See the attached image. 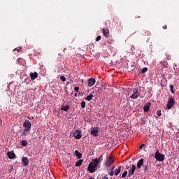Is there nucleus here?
Returning a JSON list of instances; mask_svg holds the SVG:
<instances>
[{"label": "nucleus", "mask_w": 179, "mask_h": 179, "mask_svg": "<svg viewBox=\"0 0 179 179\" xmlns=\"http://www.w3.org/2000/svg\"><path fill=\"white\" fill-rule=\"evenodd\" d=\"M82 163H83V159L78 160L75 164L76 167H80V166H82Z\"/></svg>", "instance_id": "obj_17"}, {"label": "nucleus", "mask_w": 179, "mask_h": 179, "mask_svg": "<svg viewBox=\"0 0 179 179\" xmlns=\"http://www.w3.org/2000/svg\"><path fill=\"white\" fill-rule=\"evenodd\" d=\"M74 153H75V155H76L77 159H82V153H80L79 151L76 150V151L74 152Z\"/></svg>", "instance_id": "obj_16"}, {"label": "nucleus", "mask_w": 179, "mask_h": 179, "mask_svg": "<svg viewBox=\"0 0 179 179\" xmlns=\"http://www.w3.org/2000/svg\"><path fill=\"white\" fill-rule=\"evenodd\" d=\"M24 131L22 133V135L24 136H27L29 133L30 132V129H31V123L30 120H26L23 123Z\"/></svg>", "instance_id": "obj_2"}, {"label": "nucleus", "mask_w": 179, "mask_h": 179, "mask_svg": "<svg viewBox=\"0 0 179 179\" xmlns=\"http://www.w3.org/2000/svg\"><path fill=\"white\" fill-rule=\"evenodd\" d=\"M97 167H99L97 158L92 159L88 165L87 170L89 173H94L97 171Z\"/></svg>", "instance_id": "obj_1"}, {"label": "nucleus", "mask_w": 179, "mask_h": 179, "mask_svg": "<svg viewBox=\"0 0 179 179\" xmlns=\"http://www.w3.org/2000/svg\"><path fill=\"white\" fill-rule=\"evenodd\" d=\"M143 162H145V160L143 159H141L137 162V169H141V167H142V166H143Z\"/></svg>", "instance_id": "obj_15"}, {"label": "nucleus", "mask_w": 179, "mask_h": 179, "mask_svg": "<svg viewBox=\"0 0 179 179\" xmlns=\"http://www.w3.org/2000/svg\"><path fill=\"white\" fill-rule=\"evenodd\" d=\"M114 163V158L113 157L110 156L107 158L106 162H105V166L106 167H110L111 164Z\"/></svg>", "instance_id": "obj_6"}, {"label": "nucleus", "mask_w": 179, "mask_h": 179, "mask_svg": "<svg viewBox=\"0 0 179 179\" xmlns=\"http://www.w3.org/2000/svg\"><path fill=\"white\" fill-rule=\"evenodd\" d=\"M21 145H22L23 146H27V141L22 140L21 141Z\"/></svg>", "instance_id": "obj_24"}, {"label": "nucleus", "mask_w": 179, "mask_h": 179, "mask_svg": "<svg viewBox=\"0 0 179 179\" xmlns=\"http://www.w3.org/2000/svg\"><path fill=\"white\" fill-rule=\"evenodd\" d=\"M91 135H92L93 136H98L99 135V127H97L96 129L94 127H92L91 129Z\"/></svg>", "instance_id": "obj_8"}, {"label": "nucleus", "mask_w": 179, "mask_h": 179, "mask_svg": "<svg viewBox=\"0 0 179 179\" xmlns=\"http://www.w3.org/2000/svg\"><path fill=\"white\" fill-rule=\"evenodd\" d=\"M7 156L8 157V159H15L16 157V155H15V152H13V151L8 152Z\"/></svg>", "instance_id": "obj_11"}, {"label": "nucleus", "mask_w": 179, "mask_h": 179, "mask_svg": "<svg viewBox=\"0 0 179 179\" xmlns=\"http://www.w3.org/2000/svg\"><path fill=\"white\" fill-rule=\"evenodd\" d=\"M133 94L130 96V99H132L133 100H136L138 99V96H141V94L138 91V88H134L133 90Z\"/></svg>", "instance_id": "obj_5"}, {"label": "nucleus", "mask_w": 179, "mask_h": 179, "mask_svg": "<svg viewBox=\"0 0 179 179\" xmlns=\"http://www.w3.org/2000/svg\"><path fill=\"white\" fill-rule=\"evenodd\" d=\"M101 40V36L99 35L96 38V41H100Z\"/></svg>", "instance_id": "obj_30"}, {"label": "nucleus", "mask_w": 179, "mask_h": 179, "mask_svg": "<svg viewBox=\"0 0 179 179\" xmlns=\"http://www.w3.org/2000/svg\"><path fill=\"white\" fill-rule=\"evenodd\" d=\"M170 91L171 92L172 94H174V86L173 85H169Z\"/></svg>", "instance_id": "obj_21"}, {"label": "nucleus", "mask_w": 179, "mask_h": 179, "mask_svg": "<svg viewBox=\"0 0 179 179\" xmlns=\"http://www.w3.org/2000/svg\"><path fill=\"white\" fill-rule=\"evenodd\" d=\"M102 31L104 37H106L107 38L110 37V31L108 30V28H103Z\"/></svg>", "instance_id": "obj_9"}, {"label": "nucleus", "mask_w": 179, "mask_h": 179, "mask_svg": "<svg viewBox=\"0 0 179 179\" xmlns=\"http://www.w3.org/2000/svg\"><path fill=\"white\" fill-rule=\"evenodd\" d=\"M165 155L163 154H160L159 150L157 151L155 154V158L157 162H163L164 160Z\"/></svg>", "instance_id": "obj_4"}, {"label": "nucleus", "mask_w": 179, "mask_h": 179, "mask_svg": "<svg viewBox=\"0 0 179 179\" xmlns=\"http://www.w3.org/2000/svg\"><path fill=\"white\" fill-rule=\"evenodd\" d=\"M157 115L159 117L162 116V111L158 110V111L157 112Z\"/></svg>", "instance_id": "obj_33"}, {"label": "nucleus", "mask_w": 179, "mask_h": 179, "mask_svg": "<svg viewBox=\"0 0 179 179\" xmlns=\"http://www.w3.org/2000/svg\"><path fill=\"white\" fill-rule=\"evenodd\" d=\"M121 167L122 166H119L118 169L115 170V176H118L121 173Z\"/></svg>", "instance_id": "obj_18"}, {"label": "nucleus", "mask_w": 179, "mask_h": 179, "mask_svg": "<svg viewBox=\"0 0 179 179\" xmlns=\"http://www.w3.org/2000/svg\"><path fill=\"white\" fill-rule=\"evenodd\" d=\"M129 169V166H127V169Z\"/></svg>", "instance_id": "obj_41"}, {"label": "nucleus", "mask_w": 179, "mask_h": 179, "mask_svg": "<svg viewBox=\"0 0 179 179\" xmlns=\"http://www.w3.org/2000/svg\"><path fill=\"white\" fill-rule=\"evenodd\" d=\"M162 27H163V29H167V25H164Z\"/></svg>", "instance_id": "obj_38"}, {"label": "nucleus", "mask_w": 179, "mask_h": 179, "mask_svg": "<svg viewBox=\"0 0 179 179\" xmlns=\"http://www.w3.org/2000/svg\"><path fill=\"white\" fill-rule=\"evenodd\" d=\"M38 77V74L37 73V72L30 73V78L31 80H34L35 79H37Z\"/></svg>", "instance_id": "obj_13"}, {"label": "nucleus", "mask_w": 179, "mask_h": 179, "mask_svg": "<svg viewBox=\"0 0 179 179\" xmlns=\"http://www.w3.org/2000/svg\"><path fill=\"white\" fill-rule=\"evenodd\" d=\"M85 107H86V102L82 101L81 102V108H85Z\"/></svg>", "instance_id": "obj_27"}, {"label": "nucleus", "mask_w": 179, "mask_h": 179, "mask_svg": "<svg viewBox=\"0 0 179 179\" xmlns=\"http://www.w3.org/2000/svg\"><path fill=\"white\" fill-rule=\"evenodd\" d=\"M75 138L76 139H80V138H82V134H76Z\"/></svg>", "instance_id": "obj_28"}, {"label": "nucleus", "mask_w": 179, "mask_h": 179, "mask_svg": "<svg viewBox=\"0 0 179 179\" xmlns=\"http://www.w3.org/2000/svg\"><path fill=\"white\" fill-rule=\"evenodd\" d=\"M150 32H148V36H150Z\"/></svg>", "instance_id": "obj_39"}, {"label": "nucleus", "mask_w": 179, "mask_h": 179, "mask_svg": "<svg viewBox=\"0 0 179 179\" xmlns=\"http://www.w3.org/2000/svg\"><path fill=\"white\" fill-rule=\"evenodd\" d=\"M89 179H94V178H93V177H90Z\"/></svg>", "instance_id": "obj_40"}, {"label": "nucleus", "mask_w": 179, "mask_h": 179, "mask_svg": "<svg viewBox=\"0 0 179 179\" xmlns=\"http://www.w3.org/2000/svg\"><path fill=\"white\" fill-rule=\"evenodd\" d=\"M75 96H76V94H75Z\"/></svg>", "instance_id": "obj_43"}, {"label": "nucleus", "mask_w": 179, "mask_h": 179, "mask_svg": "<svg viewBox=\"0 0 179 179\" xmlns=\"http://www.w3.org/2000/svg\"><path fill=\"white\" fill-rule=\"evenodd\" d=\"M97 160H98V164L99 163H101V162H103V155H101L99 158L97 159Z\"/></svg>", "instance_id": "obj_25"}, {"label": "nucleus", "mask_w": 179, "mask_h": 179, "mask_svg": "<svg viewBox=\"0 0 179 179\" xmlns=\"http://www.w3.org/2000/svg\"><path fill=\"white\" fill-rule=\"evenodd\" d=\"M143 148H145V144H141L140 146H139V149H143Z\"/></svg>", "instance_id": "obj_35"}, {"label": "nucleus", "mask_w": 179, "mask_h": 179, "mask_svg": "<svg viewBox=\"0 0 179 179\" xmlns=\"http://www.w3.org/2000/svg\"><path fill=\"white\" fill-rule=\"evenodd\" d=\"M75 134H82V131L79 129L76 130Z\"/></svg>", "instance_id": "obj_32"}, {"label": "nucleus", "mask_w": 179, "mask_h": 179, "mask_svg": "<svg viewBox=\"0 0 179 179\" xmlns=\"http://www.w3.org/2000/svg\"><path fill=\"white\" fill-rule=\"evenodd\" d=\"M60 79H61L62 82H65V80H66V78L64 76H62L60 77Z\"/></svg>", "instance_id": "obj_29"}, {"label": "nucleus", "mask_w": 179, "mask_h": 179, "mask_svg": "<svg viewBox=\"0 0 179 179\" xmlns=\"http://www.w3.org/2000/svg\"><path fill=\"white\" fill-rule=\"evenodd\" d=\"M150 106H152V103H150V102H148V103H146L144 107H143V111L144 113H148V111H150Z\"/></svg>", "instance_id": "obj_10"}, {"label": "nucleus", "mask_w": 179, "mask_h": 179, "mask_svg": "<svg viewBox=\"0 0 179 179\" xmlns=\"http://www.w3.org/2000/svg\"><path fill=\"white\" fill-rule=\"evenodd\" d=\"M143 167H144V172L146 173L148 171V165H144Z\"/></svg>", "instance_id": "obj_31"}, {"label": "nucleus", "mask_w": 179, "mask_h": 179, "mask_svg": "<svg viewBox=\"0 0 179 179\" xmlns=\"http://www.w3.org/2000/svg\"><path fill=\"white\" fill-rule=\"evenodd\" d=\"M175 103H176V101L174 100V98H173V96H169L168 103L166 104L167 110H171V108H173Z\"/></svg>", "instance_id": "obj_3"}, {"label": "nucleus", "mask_w": 179, "mask_h": 179, "mask_svg": "<svg viewBox=\"0 0 179 179\" xmlns=\"http://www.w3.org/2000/svg\"><path fill=\"white\" fill-rule=\"evenodd\" d=\"M148 71V67H143L142 69H141V73H146V71Z\"/></svg>", "instance_id": "obj_22"}, {"label": "nucleus", "mask_w": 179, "mask_h": 179, "mask_svg": "<svg viewBox=\"0 0 179 179\" xmlns=\"http://www.w3.org/2000/svg\"><path fill=\"white\" fill-rule=\"evenodd\" d=\"M128 175V171H124V172L122 174V178H125Z\"/></svg>", "instance_id": "obj_23"}, {"label": "nucleus", "mask_w": 179, "mask_h": 179, "mask_svg": "<svg viewBox=\"0 0 179 179\" xmlns=\"http://www.w3.org/2000/svg\"><path fill=\"white\" fill-rule=\"evenodd\" d=\"M108 173L109 176H114V171L108 170Z\"/></svg>", "instance_id": "obj_26"}, {"label": "nucleus", "mask_w": 179, "mask_h": 179, "mask_svg": "<svg viewBox=\"0 0 179 179\" xmlns=\"http://www.w3.org/2000/svg\"><path fill=\"white\" fill-rule=\"evenodd\" d=\"M115 169V166H113L111 169H110V170L112 171H114V169Z\"/></svg>", "instance_id": "obj_37"}, {"label": "nucleus", "mask_w": 179, "mask_h": 179, "mask_svg": "<svg viewBox=\"0 0 179 179\" xmlns=\"http://www.w3.org/2000/svg\"><path fill=\"white\" fill-rule=\"evenodd\" d=\"M61 110L63 111H68V110H69V106H62Z\"/></svg>", "instance_id": "obj_20"}, {"label": "nucleus", "mask_w": 179, "mask_h": 179, "mask_svg": "<svg viewBox=\"0 0 179 179\" xmlns=\"http://www.w3.org/2000/svg\"><path fill=\"white\" fill-rule=\"evenodd\" d=\"M28 118L30 120V117H28Z\"/></svg>", "instance_id": "obj_42"}, {"label": "nucleus", "mask_w": 179, "mask_h": 179, "mask_svg": "<svg viewBox=\"0 0 179 179\" xmlns=\"http://www.w3.org/2000/svg\"><path fill=\"white\" fill-rule=\"evenodd\" d=\"M22 162L24 166H29V159H27V157H23L22 159Z\"/></svg>", "instance_id": "obj_14"}, {"label": "nucleus", "mask_w": 179, "mask_h": 179, "mask_svg": "<svg viewBox=\"0 0 179 179\" xmlns=\"http://www.w3.org/2000/svg\"><path fill=\"white\" fill-rule=\"evenodd\" d=\"M74 90H75L76 92H79V87H76L74 88Z\"/></svg>", "instance_id": "obj_36"}, {"label": "nucleus", "mask_w": 179, "mask_h": 179, "mask_svg": "<svg viewBox=\"0 0 179 179\" xmlns=\"http://www.w3.org/2000/svg\"><path fill=\"white\" fill-rule=\"evenodd\" d=\"M20 50H22L21 48H17L14 49V51H17V52H19V51H20Z\"/></svg>", "instance_id": "obj_34"}, {"label": "nucleus", "mask_w": 179, "mask_h": 179, "mask_svg": "<svg viewBox=\"0 0 179 179\" xmlns=\"http://www.w3.org/2000/svg\"><path fill=\"white\" fill-rule=\"evenodd\" d=\"M94 83H96V79L90 78V79L88 80V86L90 87H92V86H94Z\"/></svg>", "instance_id": "obj_12"}, {"label": "nucleus", "mask_w": 179, "mask_h": 179, "mask_svg": "<svg viewBox=\"0 0 179 179\" xmlns=\"http://www.w3.org/2000/svg\"><path fill=\"white\" fill-rule=\"evenodd\" d=\"M92 99H93V94H90L85 98V100H87V101H92Z\"/></svg>", "instance_id": "obj_19"}, {"label": "nucleus", "mask_w": 179, "mask_h": 179, "mask_svg": "<svg viewBox=\"0 0 179 179\" xmlns=\"http://www.w3.org/2000/svg\"><path fill=\"white\" fill-rule=\"evenodd\" d=\"M136 170V166L132 165L130 169L129 170V173L127 177L129 178L130 177H132L134 174H135V171Z\"/></svg>", "instance_id": "obj_7"}]
</instances>
